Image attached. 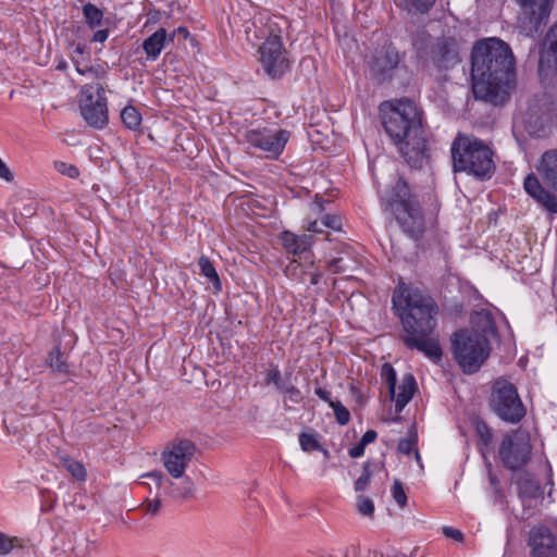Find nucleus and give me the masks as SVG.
Returning <instances> with one entry per match:
<instances>
[{
	"label": "nucleus",
	"instance_id": "16",
	"mask_svg": "<svg viewBox=\"0 0 557 557\" xmlns=\"http://www.w3.org/2000/svg\"><path fill=\"white\" fill-rule=\"evenodd\" d=\"M400 62L401 57L398 50L392 45L384 46L370 60V74L377 83H385L393 78L394 71Z\"/></svg>",
	"mask_w": 557,
	"mask_h": 557
},
{
	"label": "nucleus",
	"instance_id": "54",
	"mask_svg": "<svg viewBox=\"0 0 557 557\" xmlns=\"http://www.w3.org/2000/svg\"><path fill=\"white\" fill-rule=\"evenodd\" d=\"M321 225L322 224L319 223L318 221L310 222L308 225V231L312 233H322L323 231Z\"/></svg>",
	"mask_w": 557,
	"mask_h": 557
},
{
	"label": "nucleus",
	"instance_id": "61",
	"mask_svg": "<svg viewBox=\"0 0 557 557\" xmlns=\"http://www.w3.org/2000/svg\"><path fill=\"white\" fill-rule=\"evenodd\" d=\"M416 457L418 460L420 459V455H419L418 450H416Z\"/></svg>",
	"mask_w": 557,
	"mask_h": 557
},
{
	"label": "nucleus",
	"instance_id": "39",
	"mask_svg": "<svg viewBox=\"0 0 557 557\" xmlns=\"http://www.w3.org/2000/svg\"><path fill=\"white\" fill-rule=\"evenodd\" d=\"M54 169L62 175H66L71 178H76L79 175L78 169L73 165L62 161L54 162Z\"/></svg>",
	"mask_w": 557,
	"mask_h": 557
},
{
	"label": "nucleus",
	"instance_id": "35",
	"mask_svg": "<svg viewBox=\"0 0 557 557\" xmlns=\"http://www.w3.org/2000/svg\"><path fill=\"white\" fill-rule=\"evenodd\" d=\"M356 506H357L358 512L361 516L370 517V518L373 517L374 503L372 502V499L364 497V496H359L357 499Z\"/></svg>",
	"mask_w": 557,
	"mask_h": 557
},
{
	"label": "nucleus",
	"instance_id": "30",
	"mask_svg": "<svg viewBox=\"0 0 557 557\" xmlns=\"http://www.w3.org/2000/svg\"><path fill=\"white\" fill-rule=\"evenodd\" d=\"M121 120L125 127L132 131L138 129L141 124V115L133 106H127L122 110Z\"/></svg>",
	"mask_w": 557,
	"mask_h": 557
},
{
	"label": "nucleus",
	"instance_id": "13",
	"mask_svg": "<svg viewBox=\"0 0 557 557\" xmlns=\"http://www.w3.org/2000/svg\"><path fill=\"white\" fill-rule=\"evenodd\" d=\"M522 11L518 17L519 32L533 37L543 32L552 11L553 1L549 0H517Z\"/></svg>",
	"mask_w": 557,
	"mask_h": 557
},
{
	"label": "nucleus",
	"instance_id": "22",
	"mask_svg": "<svg viewBox=\"0 0 557 557\" xmlns=\"http://www.w3.org/2000/svg\"><path fill=\"white\" fill-rule=\"evenodd\" d=\"M284 249L288 253L299 255L307 251L312 245V236L296 235L289 231H284L280 236Z\"/></svg>",
	"mask_w": 557,
	"mask_h": 557
},
{
	"label": "nucleus",
	"instance_id": "51",
	"mask_svg": "<svg viewBox=\"0 0 557 557\" xmlns=\"http://www.w3.org/2000/svg\"><path fill=\"white\" fill-rule=\"evenodd\" d=\"M364 448H366V446H363L359 442L356 446H354L352 448L349 449L348 454L351 458H359L364 454Z\"/></svg>",
	"mask_w": 557,
	"mask_h": 557
},
{
	"label": "nucleus",
	"instance_id": "38",
	"mask_svg": "<svg viewBox=\"0 0 557 557\" xmlns=\"http://www.w3.org/2000/svg\"><path fill=\"white\" fill-rule=\"evenodd\" d=\"M392 493L395 502L399 505V507L404 508L407 504V496L401 482L397 479L394 480Z\"/></svg>",
	"mask_w": 557,
	"mask_h": 557
},
{
	"label": "nucleus",
	"instance_id": "44",
	"mask_svg": "<svg viewBox=\"0 0 557 557\" xmlns=\"http://www.w3.org/2000/svg\"><path fill=\"white\" fill-rule=\"evenodd\" d=\"M141 508L147 512V513H150L152 516L157 515L161 508V500L159 498H154L152 500H149V499H146L143 505H141Z\"/></svg>",
	"mask_w": 557,
	"mask_h": 557
},
{
	"label": "nucleus",
	"instance_id": "14",
	"mask_svg": "<svg viewBox=\"0 0 557 557\" xmlns=\"http://www.w3.org/2000/svg\"><path fill=\"white\" fill-rule=\"evenodd\" d=\"M196 445L187 438H175L171 441L162 453V462L168 473L173 479L183 478L186 468L196 454Z\"/></svg>",
	"mask_w": 557,
	"mask_h": 557
},
{
	"label": "nucleus",
	"instance_id": "19",
	"mask_svg": "<svg viewBox=\"0 0 557 557\" xmlns=\"http://www.w3.org/2000/svg\"><path fill=\"white\" fill-rule=\"evenodd\" d=\"M432 60L440 70H448L460 62L454 40L444 39L436 45Z\"/></svg>",
	"mask_w": 557,
	"mask_h": 557
},
{
	"label": "nucleus",
	"instance_id": "20",
	"mask_svg": "<svg viewBox=\"0 0 557 557\" xmlns=\"http://www.w3.org/2000/svg\"><path fill=\"white\" fill-rule=\"evenodd\" d=\"M144 478L151 479L157 488H164V491L173 497H187L193 493L194 484L189 479L184 481L183 487H177L170 479L165 478L160 471H152L143 475Z\"/></svg>",
	"mask_w": 557,
	"mask_h": 557
},
{
	"label": "nucleus",
	"instance_id": "9",
	"mask_svg": "<svg viewBox=\"0 0 557 557\" xmlns=\"http://www.w3.org/2000/svg\"><path fill=\"white\" fill-rule=\"evenodd\" d=\"M532 444L530 433L524 429L507 432L498 447L502 465L511 471L520 470L531 459Z\"/></svg>",
	"mask_w": 557,
	"mask_h": 557
},
{
	"label": "nucleus",
	"instance_id": "31",
	"mask_svg": "<svg viewBox=\"0 0 557 557\" xmlns=\"http://www.w3.org/2000/svg\"><path fill=\"white\" fill-rule=\"evenodd\" d=\"M83 14L86 23L90 28L101 25L103 12L92 3H87L83 7Z\"/></svg>",
	"mask_w": 557,
	"mask_h": 557
},
{
	"label": "nucleus",
	"instance_id": "62",
	"mask_svg": "<svg viewBox=\"0 0 557 557\" xmlns=\"http://www.w3.org/2000/svg\"><path fill=\"white\" fill-rule=\"evenodd\" d=\"M394 557H407L406 555H396Z\"/></svg>",
	"mask_w": 557,
	"mask_h": 557
},
{
	"label": "nucleus",
	"instance_id": "6",
	"mask_svg": "<svg viewBox=\"0 0 557 557\" xmlns=\"http://www.w3.org/2000/svg\"><path fill=\"white\" fill-rule=\"evenodd\" d=\"M540 178L530 173L523 182L524 190L546 211L557 213V148L546 150L536 166Z\"/></svg>",
	"mask_w": 557,
	"mask_h": 557
},
{
	"label": "nucleus",
	"instance_id": "4",
	"mask_svg": "<svg viewBox=\"0 0 557 557\" xmlns=\"http://www.w3.org/2000/svg\"><path fill=\"white\" fill-rule=\"evenodd\" d=\"M380 199L382 210L393 214L406 234L414 239L422 235L424 222L419 202L403 177L384 189Z\"/></svg>",
	"mask_w": 557,
	"mask_h": 557
},
{
	"label": "nucleus",
	"instance_id": "29",
	"mask_svg": "<svg viewBox=\"0 0 557 557\" xmlns=\"http://www.w3.org/2000/svg\"><path fill=\"white\" fill-rule=\"evenodd\" d=\"M200 273L206 276L214 286L215 289H221V281L210 259L201 256L198 260Z\"/></svg>",
	"mask_w": 557,
	"mask_h": 557
},
{
	"label": "nucleus",
	"instance_id": "46",
	"mask_svg": "<svg viewBox=\"0 0 557 557\" xmlns=\"http://www.w3.org/2000/svg\"><path fill=\"white\" fill-rule=\"evenodd\" d=\"M189 36V32L186 27H178L176 29H174L170 35H168V38L170 40V42H173L175 40V38H177L178 40L181 39H187V37Z\"/></svg>",
	"mask_w": 557,
	"mask_h": 557
},
{
	"label": "nucleus",
	"instance_id": "52",
	"mask_svg": "<svg viewBox=\"0 0 557 557\" xmlns=\"http://www.w3.org/2000/svg\"><path fill=\"white\" fill-rule=\"evenodd\" d=\"M315 395L321 398L322 400L326 401L330 406H331V401H334L332 398H331V392L324 389V388H321V387H318L315 389Z\"/></svg>",
	"mask_w": 557,
	"mask_h": 557
},
{
	"label": "nucleus",
	"instance_id": "36",
	"mask_svg": "<svg viewBox=\"0 0 557 557\" xmlns=\"http://www.w3.org/2000/svg\"><path fill=\"white\" fill-rule=\"evenodd\" d=\"M371 476H372V472L370 470V463L366 462L363 465L362 474L355 482V491L363 492L370 484Z\"/></svg>",
	"mask_w": 557,
	"mask_h": 557
},
{
	"label": "nucleus",
	"instance_id": "48",
	"mask_svg": "<svg viewBox=\"0 0 557 557\" xmlns=\"http://www.w3.org/2000/svg\"><path fill=\"white\" fill-rule=\"evenodd\" d=\"M283 393L288 394L289 399L294 403H298L301 399L299 389L292 384H288Z\"/></svg>",
	"mask_w": 557,
	"mask_h": 557
},
{
	"label": "nucleus",
	"instance_id": "1",
	"mask_svg": "<svg viewBox=\"0 0 557 557\" xmlns=\"http://www.w3.org/2000/svg\"><path fill=\"white\" fill-rule=\"evenodd\" d=\"M395 314L399 318L400 339L409 349H417L434 362L442 359L443 350L434 336L438 308L433 298L419 288L399 284L392 296Z\"/></svg>",
	"mask_w": 557,
	"mask_h": 557
},
{
	"label": "nucleus",
	"instance_id": "5",
	"mask_svg": "<svg viewBox=\"0 0 557 557\" xmlns=\"http://www.w3.org/2000/svg\"><path fill=\"white\" fill-rule=\"evenodd\" d=\"M453 169L480 180H488L495 172L494 151L483 140L458 134L450 147Z\"/></svg>",
	"mask_w": 557,
	"mask_h": 557
},
{
	"label": "nucleus",
	"instance_id": "25",
	"mask_svg": "<svg viewBox=\"0 0 557 557\" xmlns=\"http://www.w3.org/2000/svg\"><path fill=\"white\" fill-rule=\"evenodd\" d=\"M519 496L523 499H533L542 495L540 482L530 473H522L517 481Z\"/></svg>",
	"mask_w": 557,
	"mask_h": 557
},
{
	"label": "nucleus",
	"instance_id": "27",
	"mask_svg": "<svg viewBox=\"0 0 557 557\" xmlns=\"http://www.w3.org/2000/svg\"><path fill=\"white\" fill-rule=\"evenodd\" d=\"M47 362L53 372H57L60 374L69 373V364L66 362V358H65L64 354H62L58 347H55L51 351H49L48 357H47Z\"/></svg>",
	"mask_w": 557,
	"mask_h": 557
},
{
	"label": "nucleus",
	"instance_id": "34",
	"mask_svg": "<svg viewBox=\"0 0 557 557\" xmlns=\"http://www.w3.org/2000/svg\"><path fill=\"white\" fill-rule=\"evenodd\" d=\"M64 466L75 479L85 480L86 470L81 462L66 457L64 458Z\"/></svg>",
	"mask_w": 557,
	"mask_h": 557
},
{
	"label": "nucleus",
	"instance_id": "17",
	"mask_svg": "<svg viewBox=\"0 0 557 557\" xmlns=\"http://www.w3.org/2000/svg\"><path fill=\"white\" fill-rule=\"evenodd\" d=\"M529 545L533 557H557L556 537L545 525L531 529Z\"/></svg>",
	"mask_w": 557,
	"mask_h": 557
},
{
	"label": "nucleus",
	"instance_id": "33",
	"mask_svg": "<svg viewBox=\"0 0 557 557\" xmlns=\"http://www.w3.org/2000/svg\"><path fill=\"white\" fill-rule=\"evenodd\" d=\"M334 410L335 419L341 425H346L350 420V413L348 409L339 401H331L330 406Z\"/></svg>",
	"mask_w": 557,
	"mask_h": 557
},
{
	"label": "nucleus",
	"instance_id": "41",
	"mask_svg": "<svg viewBox=\"0 0 557 557\" xmlns=\"http://www.w3.org/2000/svg\"><path fill=\"white\" fill-rule=\"evenodd\" d=\"M417 443V435L414 434L410 438H403L398 443V450L401 454L410 455V453L414 449Z\"/></svg>",
	"mask_w": 557,
	"mask_h": 557
},
{
	"label": "nucleus",
	"instance_id": "37",
	"mask_svg": "<svg viewBox=\"0 0 557 557\" xmlns=\"http://www.w3.org/2000/svg\"><path fill=\"white\" fill-rule=\"evenodd\" d=\"M299 444L305 451H312L321 449V445L315 437L308 433H301L299 435Z\"/></svg>",
	"mask_w": 557,
	"mask_h": 557
},
{
	"label": "nucleus",
	"instance_id": "40",
	"mask_svg": "<svg viewBox=\"0 0 557 557\" xmlns=\"http://www.w3.org/2000/svg\"><path fill=\"white\" fill-rule=\"evenodd\" d=\"M16 537H10L0 532V555H8L15 546Z\"/></svg>",
	"mask_w": 557,
	"mask_h": 557
},
{
	"label": "nucleus",
	"instance_id": "47",
	"mask_svg": "<svg viewBox=\"0 0 557 557\" xmlns=\"http://www.w3.org/2000/svg\"><path fill=\"white\" fill-rule=\"evenodd\" d=\"M443 534L446 537L453 539L457 542H461L463 540V534L461 533V531L454 529L451 527H444Z\"/></svg>",
	"mask_w": 557,
	"mask_h": 557
},
{
	"label": "nucleus",
	"instance_id": "42",
	"mask_svg": "<svg viewBox=\"0 0 557 557\" xmlns=\"http://www.w3.org/2000/svg\"><path fill=\"white\" fill-rule=\"evenodd\" d=\"M267 381L270 383H273L278 389H281L282 392H284V389L286 388V386L289 384V383H286V382H283L281 380V373L278 370L276 369H273L271 371H269L268 375H267Z\"/></svg>",
	"mask_w": 557,
	"mask_h": 557
},
{
	"label": "nucleus",
	"instance_id": "49",
	"mask_svg": "<svg viewBox=\"0 0 557 557\" xmlns=\"http://www.w3.org/2000/svg\"><path fill=\"white\" fill-rule=\"evenodd\" d=\"M377 437V433L373 430H368L361 437L360 443L363 446H367L368 444L374 442Z\"/></svg>",
	"mask_w": 557,
	"mask_h": 557
},
{
	"label": "nucleus",
	"instance_id": "23",
	"mask_svg": "<svg viewBox=\"0 0 557 557\" xmlns=\"http://www.w3.org/2000/svg\"><path fill=\"white\" fill-rule=\"evenodd\" d=\"M170 42L165 28H159L143 42V49L150 60H157L162 49Z\"/></svg>",
	"mask_w": 557,
	"mask_h": 557
},
{
	"label": "nucleus",
	"instance_id": "3",
	"mask_svg": "<svg viewBox=\"0 0 557 557\" xmlns=\"http://www.w3.org/2000/svg\"><path fill=\"white\" fill-rule=\"evenodd\" d=\"M382 124L406 163L420 169L429 159L422 113L407 98L386 102L381 108Z\"/></svg>",
	"mask_w": 557,
	"mask_h": 557
},
{
	"label": "nucleus",
	"instance_id": "15",
	"mask_svg": "<svg viewBox=\"0 0 557 557\" xmlns=\"http://www.w3.org/2000/svg\"><path fill=\"white\" fill-rule=\"evenodd\" d=\"M289 132L285 129L257 128L245 133V140L250 147L267 153L268 158L276 159L284 150Z\"/></svg>",
	"mask_w": 557,
	"mask_h": 557
},
{
	"label": "nucleus",
	"instance_id": "50",
	"mask_svg": "<svg viewBox=\"0 0 557 557\" xmlns=\"http://www.w3.org/2000/svg\"><path fill=\"white\" fill-rule=\"evenodd\" d=\"M108 36H109V30L108 29H99L97 30L92 38H91V41L94 42H104L107 39H108Z\"/></svg>",
	"mask_w": 557,
	"mask_h": 557
},
{
	"label": "nucleus",
	"instance_id": "18",
	"mask_svg": "<svg viewBox=\"0 0 557 557\" xmlns=\"http://www.w3.org/2000/svg\"><path fill=\"white\" fill-rule=\"evenodd\" d=\"M544 46L539 60V74L542 78H546L553 69L557 71V22L549 28Z\"/></svg>",
	"mask_w": 557,
	"mask_h": 557
},
{
	"label": "nucleus",
	"instance_id": "59",
	"mask_svg": "<svg viewBox=\"0 0 557 557\" xmlns=\"http://www.w3.org/2000/svg\"><path fill=\"white\" fill-rule=\"evenodd\" d=\"M76 71L82 74V75H86V73H84V69H81V67H76Z\"/></svg>",
	"mask_w": 557,
	"mask_h": 557
},
{
	"label": "nucleus",
	"instance_id": "8",
	"mask_svg": "<svg viewBox=\"0 0 557 557\" xmlns=\"http://www.w3.org/2000/svg\"><path fill=\"white\" fill-rule=\"evenodd\" d=\"M490 406L498 418L512 424L519 423L527 413L517 387L504 379L494 382Z\"/></svg>",
	"mask_w": 557,
	"mask_h": 557
},
{
	"label": "nucleus",
	"instance_id": "10",
	"mask_svg": "<svg viewBox=\"0 0 557 557\" xmlns=\"http://www.w3.org/2000/svg\"><path fill=\"white\" fill-rule=\"evenodd\" d=\"M557 117V108L553 96L547 92L534 95L524 114V125L531 135H540Z\"/></svg>",
	"mask_w": 557,
	"mask_h": 557
},
{
	"label": "nucleus",
	"instance_id": "60",
	"mask_svg": "<svg viewBox=\"0 0 557 557\" xmlns=\"http://www.w3.org/2000/svg\"><path fill=\"white\" fill-rule=\"evenodd\" d=\"M320 450H322V451H323V456H325L326 458H329V451H327L326 449H322V448H321Z\"/></svg>",
	"mask_w": 557,
	"mask_h": 557
},
{
	"label": "nucleus",
	"instance_id": "45",
	"mask_svg": "<svg viewBox=\"0 0 557 557\" xmlns=\"http://www.w3.org/2000/svg\"><path fill=\"white\" fill-rule=\"evenodd\" d=\"M321 224L325 227H330L332 230L338 231L341 230L342 223L339 218L335 215H325V218L322 220Z\"/></svg>",
	"mask_w": 557,
	"mask_h": 557
},
{
	"label": "nucleus",
	"instance_id": "58",
	"mask_svg": "<svg viewBox=\"0 0 557 557\" xmlns=\"http://www.w3.org/2000/svg\"><path fill=\"white\" fill-rule=\"evenodd\" d=\"M490 481H491V484L496 486L498 484V481L495 476H493L492 474L490 475Z\"/></svg>",
	"mask_w": 557,
	"mask_h": 557
},
{
	"label": "nucleus",
	"instance_id": "26",
	"mask_svg": "<svg viewBox=\"0 0 557 557\" xmlns=\"http://www.w3.org/2000/svg\"><path fill=\"white\" fill-rule=\"evenodd\" d=\"M476 434L479 436L478 447L484 458L492 451L493 433L488 425L484 422L476 424Z\"/></svg>",
	"mask_w": 557,
	"mask_h": 557
},
{
	"label": "nucleus",
	"instance_id": "53",
	"mask_svg": "<svg viewBox=\"0 0 557 557\" xmlns=\"http://www.w3.org/2000/svg\"><path fill=\"white\" fill-rule=\"evenodd\" d=\"M84 73L94 75L96 77H101L104 74V71L95 69L92 66H88V67L84 69Z\"/></svg>",
	"mask_w": 557,
	"mask_h": 557
},
{
	"label": "nucleus",
	"instance_id": "56",
	"mask_svg": "<svg viewBox=\"0 0 557 557\" xmlns=\"http://www.w3.org/2000/svg\"><path fill=\"white\" fill-rule=\"evenodd\" d=\"M74 53L76 54H79V55H83L85 53V50H86V47L81 45V44H77V45H74Z\"/></svg>",
	"mask_w": 557,
	"mask_h": 557
},
{
	"label": "nucleus",
	"instance_id": "7",
	"mask_svg": "<svg viewBox=\"0 0 557 557\" xmlns=\"http://www.w3.org/2000/svg\"><path fill=\"white\" fill-rule=\"evenodd\" d=\"M451 350L462 372L472 374L479 371L488 358L491 347L484 335L463 329L453 334Z\"/></svg>",
	"mask_w": 557,
	"mask_h": 557
},
{
	"label": "nucleus",
	"instance_id": "57",
	"mask_svg": "<svg viewBox=\"0 0 557 557\" xmlns=\"http://www.w3.org/2000/svg\"><path fill=\"white\" fill-rule=\"evenodd\" d=\"M320 278H321V273H319V272L312 273L310 275V283L312 285H317L320 282Z\"/></svg>",
	"mask_w": 557,
	"mask_h": 557
},
{
	"label": "nucleus",
	"instance_id": "32",
	"mask_svg": "<svg viewBox=\"0 0 557 557\" xmlns=\"http://www.w3.org/2000/svg\"><path fill=\"white\" fill-rule=\"evenodd\" d=\"M382 376L386 381L391 398L394 399L396 389V372L389 363L383 364Z\"/></svg>",
	"mask_w": 557,
	"mask_h": 557
},
{
	"label": "nucleus",
	"instance_id": "55",
	"mask_svg": "<svg viewBox=\"0 0 557 557\" xmlns=\"http://www.w3.org/2000/svg\"><path fill=\"white\" fill-rule=\"evenodd\" d=\"M159 15H160V12L159 11H150L148 13V23H156L159 21Z\"/></svg>",
	"mask_w": 557,
	"mask_h": 557
},
{
	"label": "nucleus",
	"instance_id": "24",
	"mask_svg": "<svg viewBox=\"0 0 557 557\" xmlns=\"http://www.w3.org/2000/svg\"><path fill=\"white\" fill-rule=\"evenodd\" d=\"M416 389L417 383L414 376L410 373L406 374L398 387V393H395V397L393 399L396 403L395 408L397 412H400L404 407L411 400Z\"/></svg>",
	"mask_w": 557,
	"mask_h": 557
},
{
	"label": "nucleus",
	"instance_id": "11",
	"mask_svg": "<svg viewBox=\"0 0 557 557\" xmlns=\"http://www.w3.org/2000/svg\"><path fill=\"white\" fill-rule=\"evenodd\" d=\"M262 70L272 79L283 77L290 67L287 51L278 35H270L259 47Z\"/></svg>",
	"mask_w": 557,
	"mask_h": 557
},
{
	"label": "nucleus",
	"instance_id": "12",
	"mask_svg": "<svg viewBox=\"0 0 557 557\" xmlns=\"http://www.w3.org/2000/svg\"><path fill=\"white\" fill-rule=\"evenodd\" d=\"M84 96L81 112L86 123L101 129L108 124V106L104 87L101 84L85 85L82 87Z\"/></svg>",
	"mask_w": 557,
	"mask_h": 557
},
{
	"label": "nucleus",
	"instance_id": "21",
	"mask_svg": "<svg viewBox=\"0 0 557 557\" xmlns=\"http://www.w3.org/2000/svg\"><path fill=\"white\" fill-rule=\"evenodd\" d=\"M473 327L470 330L479 335H484V338L490 343V338L497 335V330L493 315L490 311L482 310L474 312L471 317Z\"/></svg>",
	"mask_w": 557,
	"mask_h": 557
},
{
	"label": "nucleus",
	"instance_id": "28",
	"mask_svg": "<svg viewBox=\"0 0 557 557\" xmlns=\"http://www.w3.org/2000/svg\"><path fill=\"white\" fill-rule=\"evenodd\" d=\"M436 0H399V7L409 13H419L425 14L428 13Z\"/></svg>",
	"mask_w": 557,
	"mask_h": 557
},
{
	"label": "nucleus",
	"instance_id": "43",
	"mask_svg": "<svg viewBox=\"0 0 557 557\" xmlns=\"http://www.w3.org/2000/svg\"><path fill=\"white\" fill-rule=\"evenodd\" d=\"M327 268L334 273H344L347 270L345 259L342 257L330 260L327 262Z\"/></svg>",
	"mask_w": 557,
	"mask_h": 557
},
{
	"label": "nucleus",
	"instance_id": "2",
	"mask_svg": "<svg viewBox=\"0 0 557 557\" xmlns=\"http://www.w3.org/2000/svg\"><path fill=\"white\" fill-rule=\"evenodd\" d=\"M471 76L476 99L503 104L516 86L515 57L510 47L497 38L476 42L471 54Z\"/></svg>",
	"mask_w": 557,
	"mask_h": 557
}]
</instances>
